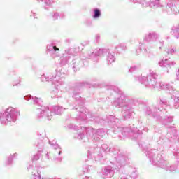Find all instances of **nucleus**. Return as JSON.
I'll return each instance as SVG.
<instances>
[{"instance_id":"obj_2","label":"nucleus","mask_w":179,"mask_h":179,"mask_svg":"<svg viewBox=\"0 0 179 179\" xmlns=\"http://www.w3.org/2000/svg\"><path fill=\"white\" fill-rule=\"evenodd\" d=\"M53 50H55V51H59V48H57V46H54Z\"/></svg>"},{"instance_id":"obj_1","label":"nucleus","mask_w":179,"mask_h":179,"mask_svg":"<svg viewBox=\"0 0 179 179\" xmlns=\"http://www.w3.org/2000/svg\"><path fill=\"white\" fill-rule=\"evenodd\" d=\"M94 12V19H97V17H100V15H101V13L100 12V10L95 9Z\"/></svg>"}]
</instances>
